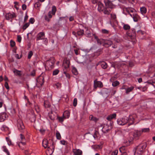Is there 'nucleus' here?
Segmentation results:
<instances>
[{
	"label": "nucleus",
	"mask_w": 155,
	"mask_h": 155,
	"mask_svg": "<svg viewBox=\"0 0 155 155\" xmlns=\"http://www.w3.org/2000/svg\"><path fill=\"white\" fill-rule=\"evenodd\" d=\"M102 33L105 34H107L109 33L108 31L105 29H102Z\"/></svg>",
	"instance_id": "59"
},
{
	"label": "nucleus",
	"mask_w": 155,
	"mask_h": 155,
	"mask_svg": "<svg viewBox=\"0 0 155 155\" xmlns=\"http://www.w3.org/2000/svg\"><path fill=\"white\" fill-rule=\"evenodd\" d=\"M43 41L44 44L47 45L48 44V40L47 38H44L43 39Z\"/></svg>",
	"instance_id": "47"
},
{
	"label": "nucleus",
	"mask_w": 155,
	"mask_h": 155,
	"mask_svg": "<svg viewBox=\"0 0 155 155\" xmlns=\"http://www.w3.org/2000/svg\"><path fill=\"white\" fill-rule=\"evenodd\" d=\"M59 71L58 69L54 70L53 72L52 75H56L59 73Z\"/></svg>",
	"instance_id": "44"
},
{
	"label": "nucleus",
	"mask_w": 155,
	"mask_h": 155,
	"mask_svg": "<svg viewBox=\"0 0 155 155\" xmlns=\"http://www.w3.org/2000/svg\"><path fill=\"white\" fill-rule=\"evenodd\" d=\"M134 87L133 86H131L125 89L126 90V93L127 94L129 93V92L132 91L134 89Z\"/></svg>",
	"instance_id": "23"
},
{
	"label": "nucleus",
	"mask_w": 155,
	"mask_h": 155,
	"mask_svg": "<svg viewBox=\"0 0 155 155\" xmlns=\"http://www.w3.org/2000/svg\"><path fill=\"white\" fill-rule=\"evenodd\" d=\"M89 119L90 120H93L95 122L97 121L98 119L96 117H94L93 115H91L89 116Z\"/></svg>",
	"instance_id": "26"
},
{
	"label": "nucleus",
	"mask_w": 155,
	"mask_h": 155,
	"mask_svg": "<svg viewBox=\"0 0 155 155\" xmlns=\"http://www.w3.org/2000/svg\"><path fill=\"white\" fill-rule=\"evenodd\" d=\"M2 148L3 149V150L4 152H5L7 154V155H10V153L8 150V149L6 148V147L5 146H4L2 147Z\"/></svg>",
	"instance_id": "35"
},
{
	"label": "nucleus",
	"mask_w": 155,
	"mask_h": 155,
	"mask_svg": "<svg viewBox=\"0 0 155 155\" xmlns=\"http://www.w3.org/2000/svg\"><path fill=\"white\" fill-rule=\"evenodd\" d=\"M97 42L98 44L99 45H101V44H103V43L104 42V40L103 39H97Z\"/></svg>",
	"instance_id": "42"
},
{
	"label": "nucleus",
	"mask_w": 155,
	"mask_h": 155,
	"mask_svg": "<svg viewBox=\"0 0 155 155\" xmlns=\"http://www.w3.org/2000/svg\"><path fill=\"white\" fill-rule=\"evenodd\" d=\"M91 1L92 4H95L98 2V0H91Z\"/></svg>",
	"instance_id": "64"
},
{
	"label": "nucleus",
	"mask_w": 155,
	"mask_h": 155,
	"mask_svg": "<svg viewBox=\"0 0 155 155\" xmlns=\"http://www.w3.org/2000/svg\"><path fill=\"white\" fill-rule=\"evenodd\" d=\"M13 72L17 75L20 76L21 75V71L17 69H14L13 71Z\"/></svg>",
	"instance_id": "30"
},
{
	"label": "nucleus",
	"mask_w": 155,
	"mask_h": 155,
	"mask_svg": "<svg viewBox=\"0 0 155 155\" xmlns=\"http://www.w3.org/2000/svg\"><path fill=\"white\" fill-rule=\"evenodd\" d=\"M14 56H15V57L16 58V59H20L22 57V54H21V55H20V56H19L18 54H15L14 55Z\"/></svg>",
	"instance_id": "49"
},
{
	"label": "nucleus",
	"mask_w": 155,
	"mask_h": 155,
	"mask_svg": "<svg viewBox=\"0 0 155 155\" xmlns=\"http://www.w3.org/2000/svg\"><path fill=\"white\" fill-rule=\"evenodd\" d=\"M112 44V42L110 40H104L103 45L106 47H108Z\"/></svg>",
	"instance_id": "18"
},
{
	"label": "nucleus",
	"mask_w": 155,
	"mask_h": 155,
	"mask_svg": "<svg viewBox=\"0 0 155 155\" xmlns=\"http://www.w3.org/2000/svg\"><path fill=\"white\" fill-rule=\"evenodd\" d=\"M55 62V59L54 58H52L47 61L46 65L47 67L52 69L53 68Z\"/></svg>",
	"instance_id": "4"
},
{
	"label": "nucleus",
	"mask_w": 155,
	"mask_h": 155,
	"mask_svg": "<svg viewBox=\"0 0 155 155\" xmlns=\"http://www.w3.org/2000/svg\"><path fill=\"white\" fill-rule=\"evenodd\" d=\"M17 40L18 42L19 43L21 42V37L19 35H18L17 37Z\"/></svg>",
	"instance_id": "53"
},
{
	"label": "nucleus",
	"mask_w": 155,
	"mask_h": 155,
	"mask_svg": "<svg viewBox=\"0 0 155 155\" xmlns=\"http://www.w3.org/2000/svg\"><path fill=\"white\" fill-rule=\"evenodd\" d=\"M45 20L48 22H49L50 19L48 17L47 15H45L44 17Z\"/></svg>",
	"instance_id": "60"
},
{
	"label": "nucleus",
	"mask_w": 155,
	"mask_h": 155,
	"mask_svg": "<svg viewBox=\"0 0 155 155\" xmlns=\"http://www.w3.org/2000/svg\"><path fill=\"white\" fill-rule=\"evenodd\" d=\"M56 136L57 139L58 140H60L61 139V136L60 133L58 131H57L56 134Z\"/></svg>",
	"instance_id": "40"
},
{
	"label": "nucleus",
	"mask_w": 155,
	"mask_h": 155,
	"mask_svg": "<svg viewBox=\"0 0 155 155\" xmlns=\"http://www.w3.org/2000/svg\"><path fill=\"white\" fill-rule=\"evenodd\" d=\"M15 45V41H10V45L11 47H14Z\"/></svg>",
	"instance_id": "55"
},
{
	"label": "nucleus",
	"mask_w": 155,
	"mask_h": 155,
	"mask_svg": "<svg viewBox=\"0 0 155 155\" xmlns=\"http://www.w3.org/2000/svg\"><path fill=\"white\" fill-rule=\"evenodd\" d=\"M84 34V31L83 29H80L77 32V34L78 35H82Z\"/></svg>",
	"instance_id": "34"
},
{
	"label": "nucleus",
	"mask_w": 155,
	"mask_h": 155,
	"mask_svg": "<svg viewBox=\"0 0 155 155\" xmlns=\"http://www.w3.org/2000/svg\"><path fill=\"white\" fill-rule=\"evenodd\" d=\"M125 147L122 146V147H121L120 148L119 150H120V152H122V153H123V152H124V150H125Z\"/></svg>",
	"instance_id": "52"
},
{
	"label": "nucleus",
	"mask_w": 155,
	"mask_h": 155,
	"mask_svg": "<svg viewBox=\"0 0 155 155\" xmlns=\"http://www.w3.org/2000/svg\"><path fill=\"white\" fill-rule=\"evenodd\" d=\"M112 66L114 68H119L120 66V65L119 63L117 62H115L113 63Z\"/></svg>",
	"instance_id": "33"
},
{
	"label": "nucleus",
	"mask_w": 155,
	"mask_h": 155,
	"mask_svg": "<svg viewBox=\"0 0 155 155\" xmlns=\"http://www.w3.org/2000/svg\"><path fill=\"white\" fill-rule=\"evenodd\" d=\"M44 78L42 76H39L37 79V84L39 86H42L44 82Z\"/></svg>",
	"instance_id": "7"
},
{
	"label": "nucleus",
	"mask_w": 155,
	"mask_h": 155,
	"mask_svg": "<svg viewBox=\"0 0 155 155\" xmlns=\"http://www.w3.org/2000/svg\"><path fill=\"white\" fill-rule=\"evenodd\" d=\"M57 11V8L55 6H53L52 7L51 11H50L51 13H52V14L53 15H55V13Z\"/></svg>",
	"instance_id": "24"
},
{
	"label": "nucleus",
	"mask_w": 155,
	"mask_h": 155,
	"mask_svg": "<svg viewBox=\"0 0 155 155\" xmlns=\"http://www.w3.org/2000/svg\"><path fill=\"white\" fill-rule=\"evenodd\" d=\"M72 72L73 73L74 75H76L78 74V72L75 68H73L72 70Z\"/></svg>",
	"instance_id": "45"
},
{
	"label": "nucleus",
	"mask_w": 155,
	"mask_h": 155,
	"mask_svg": "<svg viewBox=\"0 0 155 155\" xmlns=\"http://www.w3.org/2000/svg\"><path fill=\"white\" fill-rule=\"evenodd\" d=\"M111 18L115 20L116 18V15L114 14H111Z\"/></svg>",
	"instance_id": "56"
},
{
	"label": "nucleus",
	"mask_w": 155,
	"mask_h": 155,
	"mask_svg": "<svg viewBox=\"0 0 155 155\" xmlns=\"http://www.w3.org/2000/svg\"><path fill=\"white\" fill-rule=\"evenodd\" d=\"M16 15L14 12L9 13L6 14L5 15L6 19L8 20L11 19L10 21L11 22H12L13 18H16Z\"/></svg>",
	"instance_id": "5"
},
{
	"label": "nucleus",
	"mask_w": 155,
	"mask_h": 155,
	"mask_svg": "<svg viewBox=\"0 0 155 155\" xmlns=\"http://www.w3.org/2000/svg\"><path fill=\"white\" fill-rule=\"evenodd\" d=\"M28 15L27 13H26L25 17H24V22H26L28 18Z\"/></svg>",
	"instance_id": "54"
},
{
	"label": "nucleus",
	"mask_w": 155,
	"mask_h": 155,
	"mask_svg": "<svg viewBox=\"0 0 155 155\" xmlns=\"http://www.w3.org/2000/svg\"><path fill=\"white\" fill-rule=\"evenodd\" d=\"M119 84V82L117 81H115L112 84V85L113 87H116Z\"/></svg>",
	"instance_id": "46"
},
{
	"label": "nucleus",
	"mask_w": 155,
	"mask_h": 155,
	"mask_svg": "<svg viewBox=\"0 0 155 155\" xmlns=\"http://www.w3.org/2000/svg\"><path fill=\"white\" fill-rule=\"evenodd\" d=\"M92 148L95 150H101L102 149L103 146L102 144L99 145H93Z\"/></svg>",
	"instance_id": "20"
},
{
	"label": "nucleus",
	"mask_w": 155,
	"mask_h": 155,
	"mask_svg": "<svg viewBox=\"0 0 155 155\" xmlns=\"http://www.w3.org/2000/svg\"><path fill=\"white\" fill-rule=\"evenodd\" d=\"M74 155H82V151L79 149H73L72 150Z\"/></svg>",
	"instance_id": "16"
},
{
	"label": "nucleus",
	"mask_w": 155,
	"mask_h": 155,
	"mask_svg": "<svg viewBox=\"0 0 155 155\" xmlns=\"http://www.w3.org/2000/svg\"><path fill=\"white\" fill-rule=\"evenodd\" d=\"M52 15H53L52 14V13H51L50 11H49L48 13V18H50V19L52 17Z\"/></svg>",
	"instance_id": "61"
},
{
	"label": "nucleus",
	"mask_w": 155,
	"mask_h": 155,
	"mask_svg": "<svg viewBox=\"0 0 155 155\" xmlns=\"http://www.w3.org/2000/svg\"><path fill=\"white\" fill-rule=\"evenodd\" d=\"M98 11L100 12H103L104 8V5L101 2H98Z\"/></svg>",
	"instance_id": "15"
},
{
	"label": "nucleus",
	"mask_w": 155,
	"mask_h": 155,
	"mask_svg": "<svg viewBox=\"0 0 155 155\" xmlns=\"http://www.w3.org/2000/svg\"><path fill=\"white\" fill-rule=\"evenodd\" d=\"M57 119L58 120V121L61 123H63L64 119H65L64 117L63 116L62 117H60L58 116L57 117Z\"/></svg>",
	"instance_id": "31"
},
{
	"label": "nucleus",
	"mask_w": 155,
	"mask_h": 155,
	"mask_svg": "<svg viewBox=\"0 0 155 155\" xmlns=\"http://www.w3.org/2000/svg\"><path fill=\"white\" fill-rule=\"evenodd\" d=\"M44 105L46 108L50 107L51 105L49 102L48 101H45L44 102Z\"/></svg>",
	"instance_id": "29"
},
{
	"label": "nucleus",
	"mask_w": 155,
	"mask_h": 155,
	"mask_svg": "<svg viewBox=\"0 0 155 155\" xmlns=\"http://www.w3.org/2000/svg\"><path fill=\"white\" fill-rule=\"evenodd\" d=\"M140 11L141 13L142 14H145L147 12V9L144 7L140 8Z\"/></svg>",
	"instance_id": "25"
},
{
	"label": "nucleus",
	"mask_w": 155,
	"mask_h": 155,
	"mask_svg": "<svg viewBox=\"0 0 155 155\" xmlns=\"http://www.w3.org/2000/svg\"><path fill=\"white\" fill-rule=\"evenodd\" d=\"M149 131L150 129L149 128H143L141 129V132H142V134L143 132H148Z\"/></svg>",
	"instance_id": "37"
},
{
	"label": "nucleus",
	"mask_w": 155,
	"mask_h": 155,
	"mask_svg": "<svg viewBox=\"0 0 155 155\" xmlns=\"http://www.w3.org/2000/svg\"><path fill=\"white\" fill-rule=\"evenodd\" d=\"M104 2L107 8H112L115 7V5L112 4V2L110 0H104Z\"/></svg>",
	"instance_id": "6"
},
{
	"label": "nucleus",
	"mask_w": 155,
	"mask_h": 155,
	"mask_svg": "<svg viewBox=\"0 0 155 155\" xmlns=\"http://www.w3.org/2000/svg\"><path fill=\"white\" fill-rule=\"evenodd\" d=\"M6 140L8 142V144L9 145H12V142L11 140L9 139V138L6 137Z\"/></svg>",
	"instance_id": "57"
},
{
	"label": "nucleus",
	"mask_w": 155,
	"mask_h": 155,
	"mask_svg": "<svg viewBox=\"0 0 155 155\" xmlns=\"http://www.w3.org/2000/svg\"><path fill=\"white\" fill-rule=\"evenodd\" d=\"M8 127L5 125H3L1 127V130L4 131L8 130Z\"/></svg>",
	"instance_id": "43"
},
{
	"label": "nucleus",
	"mask_w": 155,
	"mask_h": 155,
	"mask_svg": "<svg viewBox=\"0 0 155 155\" xmlns=\"http://www.w3.org/2000/svg\"><path fill=\"white\" fill-rule=\"evenodd\" d=\"M63 116L65 119L68 118L70 116V112L69 111L65 110L63 114Z\"/></svg>",
	"instance_id": "21"
},
{
	"label": "nucleus",
	"mask_w": 155,
	"mask_h": 155,
	"mask_svg": "<svg viewBox=\"0 0 155 155\" xmlns=\"http://www.w3.org/2000/svg\"><path fill=\"white\" fill-rule=\"evenodd\" d=\"M42 145L43 147H45V148H48V150L47 151V153H48V152L50 150V149H49V145L48 143V141L47 139H43Z\"/></svg>",
	"instance_id": "9"
},
{
	"label": "nucleus",
	"mask_w": 155,
	"mask_h": 155,
	"mask_svg": "<svg viewBox=\"0 0 155 155\" xmlns=\"http://www.w3.org/2000/svg\"><path fill=\"white\" fill-rule=\"evenodd\" d=\"M99 133L97 131H95L94 134L93 135L94 137V139H97L99 137Z\"/></svg>",
	"instance_id": "39"
},
{
	"label": "nucleus",
	"mask_w": 155,
	"mask_h": 155,
	"mask_svg": "<svg viewBox=\"0 0 155 155\" xmlns=\"http://www.w3.org/2000/svg\"><path fill=\"white\" fill-rule=\"evenodd\" d=\"M123 27L125 30H129L130 28V26L128 24H124Z\"/></svg>",
	"instance_id": "38"
},
{
	"label": "nucleus",
	"mask_w": 155,
	"mask_h": 155,
	"mask_svg": "<svg viewBox=\"0 0 155 155\" xmlns=\"http://www.w3.org/2000/svg\"><path fill=\"white\" fill-rule=\"evenodd\" d=\"M30 23L29 22L26 23L23 26L22 29L23 30H25L29 26Z\"/></svg>",
	"instance_id": "36"
},
{
	"label": "nucleus",
	"mask_w": 155,
	"mask_h": 155,
	"mask_svg": "<svg viewBox=\"0 0 155 155\" xmlns=\"http://www.w3.org/2000/svg\"><path fill=\"white\" fill-rule=\"evenodd\" d=\"M128 35L129 38L131 39H133L134 41H135V38H136V34L135 31L133 30L131 32L130 34V33L128 32L127 33Z\"/></svg>",
	"instance_id": "12"
},
{
	"label": "nucleus",
	"mask_w": 155,
	"mask_h": 155,
	"mask_svg": "<svg viewBox=\"0 0 155 155\" xmlns=\"http://www.w3.org/2000/svg\"><path fill=\"white\" fill-rule=\"evenodd\" d=\"M45 36V34L44 32H40L37 35L36 38V41H38L42 39Z\"/></svg>",
	"instance_id": "14"
},
{
	"label": "nucleus",
	"mask_w": 155,
	"mask_h": 155,
	"mask_svg": "<svg viewBox=\"0 0 155 155\" xmlns=\"http://www.w3.org/2000/svg\"><path fill=\"white\" fill-rule=\"evenodd\" d=\"M5 88H6L7 89H9V87L8 84V83L7 82H6L5 83Z\"/></svg>",
	"instance_id": "63"
},
{
	"label": "nucleus",
	"mask_w": 155,
	"mask_h": 155,
	"mask_svg": "<svg viewBox=\"0 0 155 155\" xmlns=\"http://www.w3.org/2000/svg\"><path fill=\"white\" fill-rule=\"evenodd\" d=\"M35 75V70H33L31 73V75L32 76H34Z\"/></svg>",
	"instance_id": "62"
},
{
	"label": "nucleus",
	"mask_w": 155,
	"mask_h": 155,
	"mask_svg": "<svg viewBox=\"0 0 155 155\" xmlns=\"http://www.w3.org/2000/svg\"><path fill=\"white\" fill-rule=\"evenodd\" d=\"M118 152V150H116L112 152L111 155H117Z\"/></svg>",
	"instance_id": "58"
},
{
	"label": "nucleus",
	"mask_w": 155,
	"mask_h": 155,
	"mask_svg": "<svg viewBox=\"0 0 155 155\" xmlns=\"http://www.w3.org/2000/svg\"><path fill=\"white\" fill-rule=\"evenodd\" d=\"M41 4L39 1L36 2L35 4V7L37 9H38L41 6Z\"/></svg>",
	"instance_id": "41"
},
{
	"label": "nucleus",
	"mask_w": 155,
	"mask_h": 155,
	"mask_svg": "<svg viewBox=\"0 0 155 155\" xmlns=\"http://www.w3.org/2000/svg\"><path fill=\"white\" fill-rule=\"evenodd\" d=\"M33 54V52L32 51H30L28 53V59H30L31 56H32Z\"/></svg>",
	"instance_id": "48"
},
{
	"label": "nucleus",
	"mask_w": 155,
	"mask_h": 155,
	"mask_svg": "<svg viewBox=\"0 0 155 155\" xmlns=\"http://www.w3.org/2000/svg\"><path fill=\"white\" fill-rule=\"evenodd\" d=\"M35 22V20L34 18H31L29 20V23L33 24Z\"/></svg>",
	"instance_id": "50"
},
{
	"label": "nucleus",
	"mask_w": 155,
	"mask_h": 155,
	"mask_svg": "<svg viewBox=\"0 0 155 155\" xmlns=\"http://www.w3.org/2000/svg\"><path fill=\"white\" fill-rule=\"evenodd\" d=\"M103 84L101 82L97 81L95 80L94 81V88L96 89L97 87L101 88L103 87Z\"/></svg>",
	"instance_id": "8"
},
{
	"label": "nucleus",
	"mask_w": 155,
	"mask_h": 155,
	"mask_svg": "<svg viewBox=\"0 0 155 155\" xmlns=\"http://www.w3.org/2000/svg\"><path fill=\"white\" fill-rule=\"evenodd\" d=\"M133 18L134 21L135 22H137L138 21L139 18V16L135 14L133 15Z\"/></svg>",
	"instance_id": "28"
},
{
	"label": "nucleus",
	"mask_w": 155,
	"mask_h": 155,
	"mask_svg": "<svg viewBox=\"0 0 155 155\" xmlns=\"http://www.w3.org/2000/svg\"><path fill=\"white\" fill-rule=\"evenodd\" d=\"M77 98H75L73 100V105L75 107L77 104Z\"/></svg>",
	"instance_id": "51"
},
{
	"label": "nucleus",
	"mask_w": 155,
	"mask_h": 155,
	"mask_svg": "<svg viewBox=\"0 0 155 155\" xmlns=\"http://www.w3.org/2000/svg\"><path fill=\"white\" fill-rule=\"evenodd\" d=\"M111 128V125H109L107 124H105L102 128V131L104 133H106L109 131Z\"/></svg>",
	"instance_id": "10"
},
{
	"label": "nucleus",
	"mask_w": 155,
	"mask_h": 155,
	"mask_svg": "<svg viewBox=\"0 0 155 155\" xmlns=\"http://www.w3.org/2000/svg\"><path fill=\"white\" fill-rule=\"evenodd\" d=\"M17 125L18 130L21 132H23L25 129L24 125L21 119H18L17 120Z\"/></svg>",
	"instance_id": "3"
},
{
	"label": "nucleus",
	"mask_w": 155,
	"mask_h": 155,
	"mask_svg": "<svg viewBox=\"0 0 155 155\" xmlns=\"http://www.w3.org/2000/svg\"><path fill=\"white\" fill-rule=\"evenodd\" d=\"M142 134V132L140 130H136L134 133L133 136L134 137L136 140L139 139L140 137Z\"/></svg>",
	"instance_id": "11"
},
{
	"label": "nucleus",
	"mask_w": 155,
	"mask_h": 155,
	"mask_svg": "<svg viewBox=\"0 0 155 155\" xmlns=\"http://www.w3.org/2000/svg\"><path fill=\"white\" fill-rule=\"evenodd\" d=\"M107 8L106 7V8H104V11H103L104 12V14L106 15L109 14L111 11L110 10H108L107 9V8Z\"/></svg>",
	"instance_id": "32"
},
{
	"label": "nucleus",
	"mask_w": 155,
	"mask_h": 155,
	"mask_svg": "<svg viewBox=\"0 0 155 155\" xmlns=\"http://www.w3.org/2000/svg\"><path fill=\"white\" fill-rule=\"evenodd\" d=\"M137 117V116L135 114L130 115L129 117L125 116L118 119L117 123L118 125H124L128 123V125L129 126L134 123L135 120Z\"/></svg>",
	"instance_id": "1"
},
{
	"label": "nucleus",
	"mask_w": 155,
	"mask_h": 155,
	"mask_svg": "<svg viewBox=\"0 0 155 155\" xmlns=\"http://www.w3.org/2000/svg\"><path fill=\"white\" fill-rule=\"evenodd\" d=\"M70 61L69 60L65 59L63 64V67L64 69H67L69 67Z\"/></svg>",
	"instance_id": "13"
},
{
	"label": "nucleus",
	"mask_w": 155,
	"mask_h": 155,
	"mask_svg": "<svg viewBox=\"0 0 155 155\" xmlns=\"http://www.w3.org/2000/svg\"><path fill=\"white\" fill-rule=\"evenodd\" d=\"M117 115L116 113H114L112 114L109 115L106 118V119L108 121H111L113 119L116 118Z\"/></svg>",
	"instance_id": "19"
},
{
	"label": "nucleus",
	"mask_w": 155,
	"mask_h": 155,
	"mask_svg": "<svg viewBox=\"0 0 155 155\" xmlns=\"http://www.w3.org/2000/svg\"><path fill=\"white\" fill-rule=\"evenodd\" d=\"M48 117L51 120H54L56 117V116L51 112V113H48Z\"/></svg>",
	"instance_id": "22"
},
{
	"label": "nucleus",
	"mask_w": 155,
	"mask_h": 155,
	"mask_svg": "<svg viewBox=\"0 0 155 155\" xmlns=\"http://www.w3.org/2000/svg\"><path fill=\"white\" fill-rule=\"evenodd\" d=\"M8 117L5 113H2L0 114V122L3 121Z\"/></svg>",
	"instance_id": "17"
},
{
	"label": "nucleus",
	"mask_w": 155,
	"mask_h": 155,
	"mask_svg": "<svg viewBox=\"0 0 155 155\" xmlns=\"http://www.w3.org/2000/svg\"><path fill=\"white\" fill-rule=\"evenodd\" d=\"M101 66L102 68L105 69L107 68V64L105 62L103 61L101 62Z\"/></svg>",
	"instance_id": "27"
},
{
	"label": "nucleus",
	"mask_w": 155,
	"mask_h": 155,
	"mask_svg": "<svg viewBox=\"0 0 155 155\" xmlns=\"http://www.w3.org/2000/svg\"><path fill=\"white\" fill-rule=\"evenodd\" d=\"M146 147L147 144L145 143L140 144L135 147L134 149V155H142Z\"/></svg>",
	"instance_id": "2"
}]
</instances>
